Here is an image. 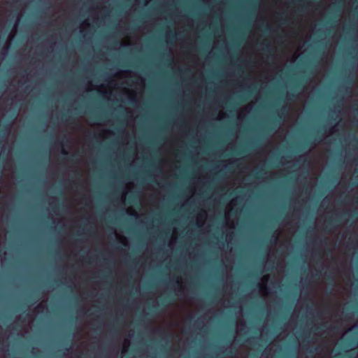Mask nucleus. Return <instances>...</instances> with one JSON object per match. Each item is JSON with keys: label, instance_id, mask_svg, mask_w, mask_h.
Segmentation results:
<instances>
[{"label": "nucleus", "instance_id": "nucleus-1", "mask_svg": "<svg viewBox=\"0 0 358 358\" xmlns=\"http://www.w3.org/2000/svg\"><path fill=\"white\" fill-rule=\"evenodd\" d=\"M112 249H115V250H130V249H132V250H148L149 248L150 249H157V250H164V249H166V250H190V249H204V250H213V249H216L217 250H271V249H287V250H308V249H320L321 248H232V247H230V248H111ZM324 249H327L328 250H334L336 249V248H323Z\"/></svg>", "mask_w": 358, "mask_h": 358}, {"label": "nucleus", "instance_id": "nucleus-2", "mask_svg": "<svg viewBox=\"0 0 358 358\" xmlns=\"http://www.w3.org/2000/svg\"><path fill=\"white\" fill-rule=\"evenodd\" d=\"M100 246H133L132 245H129V244H127V243H124V244H110V245H101ZM135 246H149L148 245H145V244H138V245H136ZM161 246H168V247H170V246H176L175 245H172L171 243H169V244H164V245H162ZM178 246H201V245H179ZM202 246H214L213 245H202ZM221 246H234L233 245H229V244H222ZM235 246H309V245H307V244H303V245H293V244H290V245H285V244H281V245H277V244H274V245H264V244H240V245H236Z\"/></svg>", "mask_w": 358, "mask_h": 358}, {"label": "nucleus", "instance_id": "nucleus-3", "mask_svg": "<svg viewBox=\"0 0 358 358\" xmlns=\"http://www.w3.org/2000/svg\"><path fill=\"white\" fill-rule=\"evenodd\" d=\"M285 107L282 106L278 110L277 115L273 118L271 121V124L266 127L267 131H273L275 127L280 124L281 120L285 118Z\"/></svg>", "mask_w": 358, "mask_h": 358}, {"label": "nucleus", "instance_id": "nucleus-4", "mask_svg": "<svg viewBox=\"0 0 358 358\" xmlns=\"http://www.w3.org/2000/svg\"><path fill=\"white\" fill-rule=\"evenodd\" d=\"M341 221V220L337 215L327 217L325 221V230L331 231L336 229L340 225Z\"/></svg>", "mask_w": 358, "mask_h": 358}, {"label": "nucleus", "instance_id": "nucleus-5", "mask_svg": "<svg viewBox=\"0 0 358 358\" xmlns=\"http://www.w3.org/2000/svg\"><path fill=\"white\" fill-rule=\"evenodd\" d=\"M171 301L172 299L169 296L164 297L159 300L157 306L152 305L151 307H150V310L152 313H155L157 310H162L170 304Z\"/></svg>", "mask_w": 358, "mask_h": 358}, {"label": "nucleus", "instance_id": "nucleus-6", "mask_svg": "<svg viewBox=\"0 0 358 358\" xmlns=\"http://www.w3.org/2000/svg\"><path fill=\"white\" fill-rule=\"evenodd\" d=\"M89 219L87 217H86L84 220V222H83L80 225H79V228H80V230L78 231V234H87V233H90L92 231V225H89Z\"/></svg>", "mask_w": 358, "mask_h": 358}, {"label": "nucleus", "instance_id": "nucleus-7", "mask_svg": "<svg viewBox=\"0 0 358 358\" xmlns=\"http://www.w3.org/2000/svg\"><path fill=\"white\" fill-rule=\"evenodd\" d=\"M8 250H53V249H62L63 248H1Z\"/></svg>", "mask_w": 358, "mask_h": 358}, {"label": "nucleus", "instance_id": "nucleus-8", "mask_svg": "<svg viewBox=\"0 0 358 358\" xmlns=\"http://www.w3.org/2000/svg\"><path fill=\"white\" fill-rule=\"evenodd\" d=\"M0 246H2L0 245ZM3 246H65L64 245H54V244H49V245H41V244H36V245H29V244H19V245H15V244H9L8 245H3Z\"/></svg>", "mask_w": 358, "mask_h": 358}, {"label": "nucleus", "instance_id": "nucleus-9", "mask_svg": "<svg viewBox=\"0 0 358 358\" xmlns=\"http://www.w3.org/2000/svg\"><path fill=\"white\" fill-rule=\"evenodd\" d=\"M356 335L358 336V332L356 333ZM349 346L352 347L354 348H358V336L354 337L349 342Z\"/></svg>", "mask_w": 358, "mask_h": 358}, {"label": "nucleus", "instance_id": "nucleus-10", "mask_svg": "<svg viewBox=\"0 0 358 358\" xmlns=\"http://www.w3.org/2000/svg\"><path fill=\"white\" fill-rule=\"evenodd\" d=\"M266 173V171L264 169L261 168L258 171L254 173V176L256 178H262L264 174Z\"/></svg>", "mask_w": 358, "mask_h": 358}, {"label": "nucleus", "instance_id": "nucleus-11", "mask_svg": "<svg viewBox=\"0 0 358 358\" xmlns=\"http://www.w3.org/2000/svg\"><path fill=\"white\" fill-rule=\"evenodd\" d=\"M278 19L280 20L282 24H286L287 22V16H285L283 13L279 14L278 15Z\"/></svg>", "mask_w": 358, "mask_h": 358}, {"label": "nucleus", "instance_id": "nucleus-12", "mask_svg": "<svg viewBox=\"0 0 358 358\" xmlns=\"http://www.w3.org/2000/svg\"><path fill=\"white\" fill-rule=\"evenodd\" d=\"M264 48H263V50L264 51H266V52H273V49L271 48V45H270V43H266L264 44Z\"/></svg>", "mask_w": 358, "mask_h": 358}, {"label": "nucleus", "instance_id": "nucleus-13", "mask_svg": "<svg viewBox=\"0 0 358 358\" xmlns=\"http://www.w3.org/2000/svg\"><path fill=\"white\" fill-rule=\"evenodd\" d=\"M264 32H274L275 30L269 25L266 24L264 28Z\"/></svg>", "mask_w": 358, "mask_h": 358}, {"label": "nucleus", "instance_id": "nucleus-14", "mask_svg": "<svg viewBox=\"0 0 358 358\" xmlns=\"http://www.w3.org/2000/svg\"><path fill=\"white\" fill-rule=\"evenodd\" d=\"M236 350H226L225 355L232 357V356H234L236 355Z\"/></svg>", "mask_w": 358, "mask_h": 358}, {"label": "nucleus", "instance_id": "nucleus-15", "mask_svg": "<svg viewBox=\"0 0 358 358\" xmlns=\"http://www.w3.org/2000/svg\"><path fill=\"white\" fill-rule=\"evenodd\" d=\"M62 119V120H64L66 122H69V121H71L72 120V117L71 116H68L67 117L66 114H63Z\"/></svg>", "mask_w": 358, "mask_h": 358}, {"label": "nucleus", "instance_id": "nucleus-16", "mask_svg": "<svg viewBox=\"0 0 358 358\" xmlns=\"http://www.w3.org/2000/svg\"><path fill=\"white\" fill-rule=\"evenodd\" d=\"M48 227H49V228H50V229H51V230H52L53 229H57V228H58V230H59V231H60L62 228H64V226L63 225V226H62V227H60V226L53 227V226H52V225H50V226H48Z\"/></svg>", "mask_w": 358, "mask_h": 358}, {"label": "nucleus", "instance_id": "nucleus-17", "mask_svg": "<svg viewBox=\"0 0 358 358\" xmlns=\"http://www.w3.org/2000/svg\"><path fill=\"white\" fill-rule=\"evenodd\" d=\"M10 124H4L3 126V130H5L6 131H8L10 129Z\"/></svg>", "mask_w": 358, "mask_h": 358}, {"label": "nucleus", "instance_id": "nucleus-18", "mask_svg": "<svg viewBox=\"0 0 358 358\" xmlns=\"http://www.w3.org/2000/svg\"><path fill=\"white\" fill-rule=\"evenodd\" d=\"M328 328V326L326 323H324L322 324H321L320 327H317V329H320V330H322L323 329H327Z\"/></svg>", "mask_w": 358, "mask_h": 358}, {"label": "nucleus", "instance_id": "nucleus-19", "mask_svg": "<svg viewBox=\"0 0 358 358\" xmlns=\"http://www.w3.org/2000/svg\"><path fill=\"white\" fill-rule=\"evenodd\" d=\"M296 94L294 93V92H290L288 94V97L290 99H294V98H296Z\"/></svg>", "mask_w": 358, "mask_h": 358}, {"label": "nucleus", "instance_id": "nucleus-20", "mask_svg": "<svg viewBox=\"0 0 358 358\" xmlns=\"http://www.w3.org/2000/svg\"><path fill=\"white\" fill-rule=\"evenodd\" d=\"M176 37V33H173L172 31H171V34H169V38L171 39H173Z\"/></svg>", "mask_w": 358, "mask_h": 358}, {"label": "nucleus", "instance_id": "nucleus-21", "mask_svg": "<svg viewBox=\"0 0 358 358\" xmlns=\"http://www.w3.org/2000/svg\"><path fill=\"white\" fill-rule=\"evenodd\" d=\"M291 1L294 3H300L301 2V0H291Z\"/></svg>", "mask_w": 358, "mask_h": 358}, {"label": "nucleus", "instance_id": "nucleus-22", "mask_svg": "<svg viewBox=\"0 0 358 358\" xmlns=\"http://www.w3.org/2000/svg\"><path fill=\"white\" fill-rule=\"evenodd\" d=\"M345 249H348L349 250L358 249V248H345Z\"/></svg>", "mask_w": 358, "mask_h": 358}, {"label": "nucleus", "instance_id": "nucleus-23", "mask_svg": "<svg viewBox=\"0 0 358 358\" xmlns=\"http://www.w3.org/2000/svg\"><path fill=\"white\" fill-rule=\"evenodd\" d=\"M76 157V155H71V158H70V159H71V161H74V157Z\"/></svg>", "mask_w": 358, "mask_h": 358}, {"label": "nucleus", "instance_id": "nucleus-24", "mask_svg": "<svg viewBox=\"0 0 358 358\" xmlns=\"http://www.w3.org/2000/svg\"><path fill=\"white\" fill-rule=\"evenodd\" d=\"M62 152V153L64 155H67L68 154V152L64 149H63Z\"/></svg>", "mask_w": 358, "mask_h": 358}, {"label": "nucleus", "instance_id": "nucleus-25", "mask_svg": "<svg viewBox=\"0 0 358 358\" xmlns=\"http://www.w3.org/2000/svg\"><path fill=\"white\" fill-rule=\"evenodd\" d=\"M194 225H196V227H201V225H200V224H199V222L194 223Z\"/></svg>", "mask_w": 358, "mask_h": 358}, {"label": "nucleus", "instance_id": "nucleus-26", "mask_svg": "<svg viewBox=\"0 0 358 358\" xmlns=\"http://www.w3.org/2000/svg\"><path fill=\"white\" fill-rule=\"evenodd\" d=\"M130 100L131 102L136 101V99L134 98H130Z\"/></svg>", "mask_w": 358, "mask_h": 358}, {"label": "nucleus", "instance_id": "nucleus-27", "mask_svg": "<svg viewBox=\"0 0 358 358\" xmlns=\"http://www.w3.org/2000/svg\"><path fill=\"white\" fill-rule=\"evenodd\" d=\"M57 208V206H52V209H53V211H54V212H55V210H56Z\"/></svg>", "mask_w": 358, "mask_h": 358}, {"label": "nucleus", "instance_id": "nucleus-28", "mask_svg": "<svg viewBox=\"0 0 358 358\" xmlns=\"http://www.w3.org/2000/svg\"><path fill=\"white\" fill-rule=\"evenodd\" d=\"M115 43L116 45H120V44H121V43H120V41H115Z\"/></svg>", "mask_w": 358, "mask_h": 358}, {"label": "nucleus", "instance_id": "nucleus-29", "mask_svg": "<svg viewBox=\"0 0 358 358\" xmlns=\"http://www.w3.org/2000/svg\"><path fill=\"white\" fill-rule=\"evenodd\" d=\"M95 119H96V120H100V119H101V117H100L99 116H96V117H95Z\"/></svg>", "mask_w": 358, "mask_h": 358}, {"label": "nucleus", "instance_id": "nucleus-30", "mask_svg": "<svg viewBox=\"0 0 358 358\" xmlns=\"http://www.w3.org/2000/svg\"><path fill=\"white\" fill-rule=\"evenodd\" d=\"M308 308H309L310 310H313V306H308Z\"/></svg>", "mask_w": 358, "mask_h": 358}, {"label": "nucleus", "instance_id": "nucleus-31", "mask_svg": "<svg viewBox=\"0 0 358 358\" xmlns=\"http://www.w3.org/2000/svg\"><path fill=\"white\" fill-rule=\"evenodd\" d=\"M9 327H10L12 329H15L14 325H13V324L10 325Z\"/></svg>", "mask_w": 358, "mask_h": 358}, {"label": "nucleus", "instance_id": "nucleus-32", "mask_svg": "<svg viewBox=\"0 0 358 358\" xmlns=\"http://www.w3.org/2000/svg\"><path fill=\"white\" fill-rule=\"evenodd\" d=\"M252 145H254V146H255V145H257V143H252Z\"/></svg>", "mask_w": 358, "mask_h": 358}, {"label": "nucleus", "instance_id": "nucleus-33", "mask_svg": "<svg viewBox=\"0 0 358 358\" xmlns=\"http://www.w3.org/2000/svg\"><path fill=\"white\" fill-rule=\"evenodd\" d=\"M131 28H132V29H136V26H132Z\"/></svg>", "mask_w": 358, "mask_h": 358}, {"label": "nucleus", "instance_id": "nucleus-34", "mask_svg": "<svg viewBox=\"0 0 358 358\" xmlns=\"http://www.w3.org/2000/svg\"><path fill=\"white\" fill-rule=\"evenodd\" d=\"M69 349H70L69 348H66L65 349V350L69 351Z\"/></svg>", "mask_w": 358, "mask_h": 358}, {"label": "nucleus", "instance_id": "nucleus-35", "mask_svg": "<svg viewBox=\"0 0 358 358\" xmlns=\"http://www.w3.org/2000/svg\"><path fill=\"white\" fill-rule=\"evenodd\" d=\"M188 71H189V70H187V69H185V71H184V72H188Z\"/></svg>", "mask_w": 358, "mask_h": 358}, {"label": "nucleus", "instance_id": "nucleus-36", "mask_svg": "<svg viewBox=\"0 0 358 358\" xmlns=\"http://www.w3.org/2000/svg\"><path fill=\"white\" fill-rule=\"evenodd\" d=\"M195 324H199V320H196V321L195 322Z\"/></svg>", "mask_w": 358, "mask_h": 358}, {"label": "nucleus", "instance_id": "nucleus-37", "mask_svg": "<svg viewBox=\"0 0 358 358\" xmlns=\"http://www.w3.org/2000/svg\"><path fill=\"white\" fill-rule=\"evenodd\" d=\"M241 152H243V151H241V152H238L237 154H238V155H240Z\"/></svg>", "mask_w": 358, "mask_h": 358}, {"label": "nucleus", "instance_id": "nucleus-38", "mask_svg": "<svg viewBox=\"0 0 358 358\" xmlns=\"http://www.w3.org/2000/svg\"><path fill=\"white\" fill-rule=\"evenodd\" d=\"M348 356L349 358L352 357L350 355H348Z\"/></svg>", "mask_w": 358, "mask_h": 358}, {"label": "nucleus", "instance_id": "nucleus-39", "mask_svg": "<svg viewBox=\"0 0 358 358\" xmlns=\"http://www.w3.org/2000/svg\"><path fill=\"white\" fill-rule=\"evenodd\" d=\"M13 1H14V2H17V1H18V0H13Z\"/></svg>", "mask_w": 358, "mask_h": 358}, {"label": "nucleus", "instance_id": "nucleus-40", "mask_svg": "<svg viewBox=\"0 0 358 358\" xmlns=\"http://www.w3.org/2000/svg\"><path fill=\"white\" fill-rule=\"evenodd\" d=\"M357 114H358V109H357Z\"/></svg>", "mask_w": 358, "mask_h": 358}]
</instances>
